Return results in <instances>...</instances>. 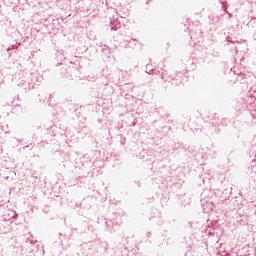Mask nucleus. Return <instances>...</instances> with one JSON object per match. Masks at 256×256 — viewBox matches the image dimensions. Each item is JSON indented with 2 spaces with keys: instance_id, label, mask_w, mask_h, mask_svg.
Here are the masks:
<instances>
[{
  "instance_id": "obj_3",
  "label": "nucleus",
  "mask_w": 256,
  "mask_h": 256,
  "mask_svg": "<svg viewBox=\"0 0 256 256\" xmlns=\"http://www.w3.org/2000/svg\"><path fill=\"white\" fill-rule=\"evenodd\" d=\"M160 77H161V79H163V73H161Z\"/></svg>"
},
{
  "instance_id": "obj_2",
  "label": "nucleus",
  "mask_w": 256,
  "mask_h": 256,
  "mask_svg": "<svg viewBox=\"0 0 256 256\" xmlns=\"http://www.w3.org/2000/svg\"><path fill=\"white\" fill-rule=\"evenodd\" d=\"M152 73H153L154 75H157V73H159V71L153 70Z\"/></svg>"
},
{
  "instance_id": "obj_1",
  "label": "nucleus",
  "mask_w": 256,
  "mask_h": 256,
  "mask_svg": "<svg viewBox=\"0 0 256 256\" xmlns=\"http://www.w3.org/2000/svg\"><path fill=\"white\" fill-rule=\"evenodd\" d=\"M111 31H117V29H121V22L117 19H113L110 21Z\"/></svg>"
},
{
  "instance_id": "obj_4",
  "label": "nucleus",
  "mask_w": 256,
  "mask_h": 256,
  "mask_svg": "<svg viewBox=\"0 0 256 256\" xmlns=\"http://www.w3.org/2000/svg\"><path fill=\"white\" fill-rule=\"evenodd\" d=\"M224 11H226V13H227V7L224 8Z\"/></svg>"
},
{
  "instance_id": "obj_5",
  "label": "nucleus",
  "mask_w": 256,
  "mask_h": 256,
  "mask_svg": "<svg viewBox=\"0 0 256 256\" xmlns=\"http://www.w3.org/2000/svg\"><path fill=\"white\" fill-rule=\"evenodd\" d=\"M133 125H135V122H133Z\"/></svg>"
}]
</instances>
